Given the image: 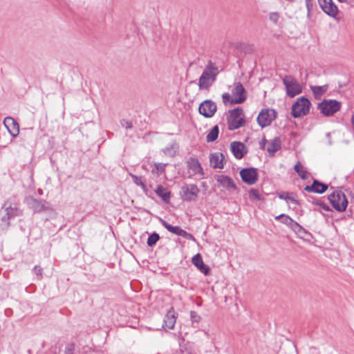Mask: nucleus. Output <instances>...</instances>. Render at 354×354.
<instances>
[{
	"label": "nucleus",
	"mask_w": 354,
	"mask_h": 354,
	"mask_svg": "<svg viewBox=\"0 0 354 354\" xmlns=\"http://www.w3.org/2000/svg\"><path fill=\"white\" fill-rule=\"evenodd\" d=\"M21 214V210L15 203L6 202L0 210V227L3 230H7L10 225V220Z\"/></svg>",
	"instance_id": "obj_1"
},
{
	"label": "nucleus",
	"mask_w": 354,
	"mask_h": 354,
	"mask_svg": "<svg viewBox=\"0 0 354 354\" xmlns=\"http://www.w3.org/2000/svg\"><path fill=\"white\" fill-rule=\"evenodd\" d=\"M232 95L225 93L222 95V98L225 104H241L246 100V91L240 82H234L231 86Z\"/></svg>",
	"instance_id": "obj_2"
},
{
	"label": "nucleus",
	"mask_w": 354,
	"mask_h": 354,
	"mask_svg": "<svg viewBox=\"0 0 354 354\" xmlns=\"http://www.w3.org/2000/svg\"><path fill=\"white\" fill-rule=\"evenodd\" d=\"M218 74V69L212 64H209L203 71L198 80L200 90H207L215 82Z\"/></svg>",
	"instance_id": "obj_3"
},
{
	"label": "nucleus",
	"mask_w": 354,
	"mask_h": 354,
	"mask_svg": "<svg viewBox=\"0 0 354 354\" xmlns=\"http://www.w3.org/2000/svg\"><path fill=\"white\" fill-rule=\"evenodd\" d=\"M310 102L305 97H301L292 106V115L300 118L307 115L310 111Z\"/></svg>",
	"instance_id": "obj_4"
},
{
	"label": "nucleus",
	"mask_w": 354,
	"mask_h": 354,
	"mask_svg": "<svg viewBox=\"0 0 354 354\" xmlns=\"http://www.w3.org/2000/svg\"><path fill=\"white\" fill-rule=\"evenodd\" d=\"M328 200L332 206L338 212L345 211L348 201L342 191H335L328 196Z\"/></svg>",
	"instance_id": "obj_5"
},
{
	"label": "nucleus",
	"mask_w": 354,
	"mask_h": 354,
	"mask_svg": "<svg viewBox=\"0 0 354 354\" xmlns=\"http://www.w3.org/2000/svg\"><path fill=\"white\" fill-rule=\"evenodd\" d=\"M341 103L335 100H324L318 104V109L324 116H331L339 111Z\"/></svg>",
	"instance_id": "obj_6"
},
{
	"label": "nucleus",
	"mask_w": 354,
	"mask_h": 354,
	"mask_svg": "<svg viewBox=\"0 0 354 354\" xmlns=\"http://www.w3.org/2000/svg\"><path fill=\"white\" fill-rule=\"evenodd\" d=\"M244 122V115L241 109L236 108L230 112L227 123L230 130L239 129L243 125Z\"/></svg>",
	"instance_id": "obj_7"
},
{
	"label": "nucleus",
	"mask_w": 354,
	"mask_h": 354,
	"mask_svg": "<svg viewBox=\"0 0 354 354\" xmlns=\"http://www.w3.org/2000/svg\"><path fill=\"white\" fill-rule=\"evenodd\" d=\"M283 82L286 86V93L293 97L301 93V86L298 81L291 76H286L283 79Z\"/></svg>",
	"instance_id": "obj_8"
},
{
	"label": "nucleus",
	"mask_w": 354,
	"mask_h": 354,
	"mask_svg": "<svg viewBox=\"0 0 354 354\" xmlns=\"http://www.w3.org/2000/svg\"><path fill=\"white\" fill-rule=\"evenodd\" d=\"M276 118V111L272 109H262L258 115L257 122L262 128L269 126Z\"/></svg>",
	"instance_id": "obj_9"
},
{
	"label": "nucleus",
	"mask_w": 354,
	"mask_h": 354,
	"mask_svg": "<svg viewBox=\"0 0 354 354\" xmlns=\"http://www.w3.org/2000/svg\"><path fill=\"white\" fill-rule=\"evenodd\" d=\"M240 176L244 183L254 185L257 181L258 173L254 168H246L240 171Z\"/></svg>",
	"instance_id": "obj_10"
},
{
	"label": "nucleus",
	"mask_w": 354,
	"mask_h": 354,
	"mask_svg": "<svg viewBox=\"0 0 354 354\" xmlns=\"http://www.w3.org/2000/svg\"><path fill=\"white\" fill-rule=\"evenodd\" d=\"M183 198L187 201H196L199 193V189L196 185L190 184L183 186L181 188Z\"/></svg>",
	"instance_id": "obj_11"
},
{
	"label": "nucleus",
	"mask_w": 354,
	"mask_h": 354,
	"mask_svg": "<svg viewBox=\"0 0 354 354\" xmlns=\"http://www.w3.org/2000/svg\"><path fill=\"white\" fill-rule=\"evenodd\" d=\"M322 10L328 15L335 17L338 14V8L333 0H318Z\"/></svg>",
	"instance_id": "obj_12"
},
{
	"label": "nucleus",
	"mask_w": 354,
	"mask_h": 354,
	"mask_svg": "<svg viewBox=\"0 0 354 354\" xmlns=\"http://www.w3.org/2000/svg\"><path fill=\"white\" fill-rule=\"evenodd\" d=\"M198 111L203 116L211 118L216 111V106L211 100H205L200 104Z\"/></svg>",
	"instance_id": "obj_13"
},
{
	"label": "nucleus",
	"mask_w": 354,
	"mask_h": 354,
	"mask_svg": "<svg viewBox=\"0 0 354 354\" xmlns=\"http://www.w3.org/2000/svg\"><path fill=\"white\" fill-rule=\"evenodd\" d=\"M161 223L169 232L174 234L183 236L189 240H195L194 237L191 234L187 232L178 226H173L164 220H161Z\"/></svg>",
	"instance_id": "obj_14"
},
{
	"label": "nucleus",
	"mask_w": 354,
	"mask_h": 354,
	"mask_svg": "<svg viewBox=\"0 0 354 354\" xmlns=\"http://www.w3.org/2000/svg\"><path fill=\"white\" fill-rule=\"evenodd\" d=\"M261 145L263 149L267 150L270 156H273L281 148V142L278 138L270 140H264Z\"/></svg>",
	"instance_id": "obj_15"
},
{
	"label": "nucleus",
	"mask_w": 354,
	"mask_h": 354,
	"mask_svg": "<svg viewBox=\"0 0 354 354\" xmlns=\"http://www.w3.org/2000/svg\"><path fill=\"white\" fill-rule=\"evenodd\" d=\"M3 124L9 133L15 138L19 135V126L18 123L11 117H6L3 120Z\"/></svg>",
	"instance_id": "obj_16"
},
{
	"label": "nucleus",
	"mask_w": 354,
	"mask_h": 354,
	"mask_svg": "<svg viewBox=\"0 0 354 354\" xmlns=\"http://www.w3.org/2000/svg\"><path fill=\"white\" fill-rule=\"evenodd\" d=\"M230 148L233 155L237 159L242 158L247 152L245 145L240 142H232Z\"/></svg>",
	"instance_id": "obj_17"
},
{
	"label": "nucleus",
	"mask_w": 354,
	"mask_h": 354,
	"mask_svg": "<svg viewBox=\"0 0 354 354\" xmlns=\"http://www.w3.org/2000/svg\"><path fill=\"white\" fill-rule=\"evenodd\" d=\"M216 180L219 186L227 189L232 190L236 188L235 184L231 178L224 176V175H218L216 177Z\"/></svg>",
	"instance_id": "obj_18"
},
{
	"label": "nucleus",
	"mask_w": 354,
	"mask_h": 354,
	"mask_svg": "<svg viewBox=\"0 0 354 354\" xmlns=\"http://www.w3.org/2000/svg\"><path fill=\"white\" fill-rule=\"evenodd\" d=\"M210 165L213 168L222 169L224 166V156L223 153L216 152L209 156Z\"/></svg>",
	"instance_id": "obj_19"
},
{
	"label": "nucleus",
	"mask_w": 354,
	"mask_h": 354,
	"mask_svg": "<svg viewBox=\"0 0 354 354\" xmlns=\"http://www.w3.org/2000/svg\"><path fill=\"white\" fill-rule=\"evenodd\" d=\"M192 262L204 274H209V268L203 263L200 254H195L192 259Z\"/></svg>",
	"instance_id": "obj_20"
},
{
	"label": "nucleus",
	"mask_w": 354,
	"mask_h": 354,
	"mask_svg": "<svg viewBox=\"0 0 354 354\" xmlns=\"http://www.w3.org/2000/svg\"><path fill=\"white\" fill-rule=\"evenodd\" d=\"M277 220H281V223L291 227L293 230L301 229V226L293 221L290 217L285 214H281L275 217Z\"/></svg>",
	"instance_id": "obj_21"
},
{
	"label": "nucleus",
	"mask_w": 354,
	"mask_h": 354,
	"mask_svg": "<svg viewBox=\"0 0 354 354\" xmlns=\"http://www.w3.org/2000/svg\"><path fill=\"white\" fill-rule=\"evenodd\" d=\"M176 317L174 310L171 308L168 310L164 319V327L168 329H172L176 324Z\"/></svg>",
	"instance_id": "obj_22"
},
{
	"label": "nucleus",
	"mask_w": 354,
	"mask_h": 354,
	"mask_svg": "<svg viewBox=\"0 0 354 354\" xmlns=\"http://www.w3.org/2000/svg\"><path fill=\"white\" fill-rule=\"evenodd\" d=\"M328 187L326 185L319 183L317 180H314L313 185L311 186H306L305 189L308 192H312L318 194L324 193Z\"/></svg>",
	"instance_id": "obj_23"
},
{
	"label": "nucleus",
	"mask_w": 354,
	"mask_h": 354,
	"mask_svg": "<svg viewBox=\"0 0 354 354\" xmlns=\"http://www.w3.org/2000/svg\"><path fill=\"white\" fill-rule=\"evenodd\" d=\"M188 166L194 174H203V169L198 160L191 158L188 161Z\"/></svg>",
	"instance_id": "obj_24"
},
{
	"label": "nucleus",
	"mask_w": 354,
	"mask_h": 354,
	"mask_svg": "<svg viewBox=\"0 0 354 354\" xmlns=\"http://www.w3.org/2000/svg\"><path fill=\"white\" fill-rule=\"evenodd\" d=\"M279 197L281 199H283L286 201L287 203L290 205V203L294 205H297V201L296 199V196L293 193L283 192L279 194Z\"/></svg>",
	"instance_id": "obj_25"
},
{
	"label": "nucleus",
	"mask_w": 354,
	"mask_h": 354,
	"mask_svg": "<svg viewBox=\"0 0 354 354\" xmlns=\"http://www.w3.org/2000/svg\"><path fill=\"white\" fill-rule=\"evenodd\" d=\"M156 193L164 201L167 202L170 198V193L162 186H158L156 189Z\"/></svg>",
	"instance_id": "obj_26"
},
{
	"label": "nucleus",
	"mask_w": 354,
	"mask_h": 354,
	"mask_svg": "<svg viewBox=\"0 0 354 354\" xmlns=\"http://www.w3.org/2000/svg\"><path fill=\"white\" fill-rule=\"evenodd\" d=\"M218 135V126H214L211 131L207 133L206 136V140L207 142H213L217 138Z\"/></svg>",
	"instance_id": "obj_27"
},
{
	"label": "nucleus",
	"mask_w": 354,
	"mask_h": 354,
	"mask_svg": "<svg viewBox=\"0 0 354 354\" xmlns=\"http://www.w3.org/2000/svg\"><path fill=\"white\" fill-rule=\"evenodd\" d=\"M295 171L298 174V175L302 178L306 179L308 177L307 171L305 170L304 167L301 165L300 162H297L295 165Z\"/></svg>",
	"instance_id": "obj_28"
},
{
	"label": "nucleus",
	"mask_w": 354,
	"mask_h": 354,
	"mask_svg": "<svg viewBox=\"0 0 354 354\" xmlns=\"http://www.w3.org/2000/svg\"><path fill=\"white\" fill-rule=\"evenodd\" d=\"M327 90V87L326 86H314L312 88V91L315 95L316 97H320Z\"/></svg>",
	"instance_id": "obj_29"
},
{
	"label": "nucleus",
	"mask_w": 354,
	"mask_h": 354,
	"mask_svg": "<svg viewBox=\"0 0 354 354\" xmlns=\"http://www.w3.org/2000/svg\"><path fill=\"white\" fill-rule=\"evenodd\" d=\"M165 164L162 163L155 164V168L152 169V173L157 176H160L165 171Z\"/></svg>",
	"instance_id": "obj_30"
},
{
	"label": "nucleus",
	"mask_w": 354,
	"mask_h": 354,
	"mask_svg": "<svg viewBox=\"0 0 354 354\" xmlns=\"http://www.w3.org/2000/svg\"><path fill=\"white\" fill-rule=\"evenodd\" d=\"M159 235L157 233H153L149 236L147 239V245L151 247L154 245L159 240Z\"/></svg>",
	"instance_id": "obj_31"
},
{
	"label": "nucleus",
	"mask_w": 354,
	"mask_h": 354,
	"mask_svg": "<svg viewBox=\"0 0 354 354\" xmlns=\"http://www.w3.org/2000/svg\"><path fill=\"white\" fill-rule=\"evenodd\" d=\"M31 206L35 212H40L44 208V205L35 199H32Z\"/></svg>",
	"instance_id": "obj_32"
},
{
	"label": "nucleus",
	"mask_w": 354,
	"mask_h": 354,
	"mask_svg": "<svg viewBox=\"0 0 354 354\" xmlns=\"http://www.w3.org/2000/svg\"><path fill=\"white\" fill-rule=\"evenodd\" d=\"M132 178H133V180L135 184H136L138 186H140L142 187V189L146 192L147 191V187L145 185V184L142 182V179L140 177H138L137 176H135V175H131Z\"/></svg>",
	"instance_id": "obj_33"
},
{
	"label": "nucleus",
	"mask_w": 354,
	"mask_h": 354,
	"mask_svg": "<svg viewBox=\"0 0 354 354\" xmlns=\"http://www.w3.org/2000/svg\"><path fill=\"white\" fill-rule=\"evenodd\" d=\"M249 197L252 200H260L261 199V196H260L259 193L258 192L257 190H256L254 189H252L250 190V192H249Z\"/></svg>",
	"instance_id": "obj_34"
},
{
	"label": "nucleus",
	"mask_w": 354,
	"mask_h": 354,
	"mask_svg": "<svg viewBox=\"0 0 354 354\" xmlns=\"http://www.w3.org/2000/svg\"><path fill=\"white\" fill-rule=\"evenodd\" d=\"M190 317L193 322H198L201 320V317L194 311L190 313Z\"/></svg>",
	"instance_id": "obj_35"
},
{
	"label": "nucleus",
	"mask_w": 354,
	"mask_h": 354,
	"mask_svg": "<svg viewBox=\"0 0 354 354\" xmlns=\"http://www.w3.org/2000/svg\"><path fill=\"white\" fill-rule=\"evenodd\" d=\"M279 16L277 12H272L270 15V19L274 23H277L279 20Z\"/></svg>",
	"instance_id": "obj_36"
},
{
	"label": "nucleus",
	"mask_w": 354,
	"mask_h": 354,
	"mask_svg": "<svg viewBox=\"0 0 354 354\" xmlns=\"http://www.w3.org/2000/svg\"><path fill=\"white\" fill-rule=\"evenodd\" d=\"M33 270L37 275H41V268L39 266H35Z\"/></svg>",
	"instance_id": "obj_37"
},
{
	"label": "nucleus",
	"mask_w": 354,
	"mask_h": 354,
	"mask_svg": "<svg viewBox=\"0 0 354 354\" xmlns=\"http://www.w3.org/2000/svg\"><path fill=\"white\" fill-rule=\"evenodd\" d=\"M122 126L123 127H125L126 129L131 128V127H132L131 123L129 121H123L122 122Z\"/></svg>",
	"instance_id": "obj_38"
},
{
	"label": "nucleus",
	"mask_w": 354,
	"mask_h": 354,
	"mask_svg": "<svg viewBox=\"0 0 354 354\" xmlns=\"http://www.w3.org/2000/svg\"><path fill=\"white\" fill-rule=\"evenodd\" d=\"M351 124H352V127L354 129V113L351 116Z\"/></svg>",
	"instance_id": "obj_39"
},
{
	"label": "nucleus",
	"mask_w": 354,
	"mask_h": 354,
	"mask_svg": "<svg viewBox=\"0 0 354 354\" xmlns=\"http://www.w3.org/2000/svg\"><path fill=\"white\" fill-rule=\"evenodd\" d=\"M310 0H306V6H307L308 8H309V6H310Z\"/></svg>",
	"instance_id": "obj_40"
},
{
	"label": "nucleus",
	"mask_w": 354,
	"mask_h": 354,
	"mask_svg": "<svg viewBox=\"0 0 354 354\" xmlns=\"http://www.w3.org/2000/svg\"><path fill=\"white\" fill-rule=\"evenodd\" d=\"M339 2L344 3L346 2L347 0H337Z\"/></svg>",
	"instance_id": "obj_41"
}]
</instances>
